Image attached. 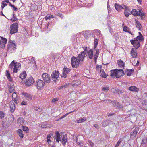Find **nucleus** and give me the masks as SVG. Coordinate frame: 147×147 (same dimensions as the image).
Listing matches in <instances>:
<instances>
[{
    "label": "nucleus",
    "mask_w": 147,
    "mask_h": 147,
    "mask_svg": "<svg viewBox=\"0 0 147 147\" xmlns=\"http://www.w3.org/2000/svg\"><path fill=\"white\" fill-rule=\"evenodd\" d=\"M132 73V69H131L130 70H128L127 72V75L128 76H130Z\"/></svg>",
    "instance_id": "obj_41"
},
{
    "label": "nucleus",
    "mask_w": 147,
    "mask_h": 147,
    "mask_svg": "<svg viewBox=\"0 0 147 147\" xmlns=\"http://www.w3.org/2000/svg\"><path fill=\"white\" fill-rule=\"evenodd\" d=\"M115 9L118 11H120L121 9H123V5H120L119 4L115 3Z\"/></svg>",
    "instance_id": "obj_23"
},
{
    "label": "nucleus",
    "mask_w": 147,
    "mask_h": 147,
    "mask_svg": "<svg viewBox=\"0 0 147 147\" xmlns=\"http://www.w3.org/2000/svg\"><path fill=\"white\" fill-rule=\"evenodd\" d=\"M14 89V87L13 85H11L10 89L9 90V92H12Z\"/></svg>",
    "instance_id": "obj_53"
},
{
    "label": "nucleus",
    "mask_w": 147,
    "mask_h": 147,
    "mask_svg": "<svg viewBox=\"0 0 147 147\" xmlns=\"http://www.w3.org/2000/svg\"><path fill=\"white\" fill-rule=\"evenodd\" d=\"M27 102L26 101H23L21 103V105H27Z\"/></svg>",
    "instance_id": "obj_59"
},
{
    "label": "nucleus",
    "mask_w": 147,
    "mask_h": 147,
    "mask_svg": "<svg viewBox=\"0 0 147 147\" xmlns=\"http://www.w3.org/2000/svg\"><path fill=\"white\" fill-rule=\"evenodd\" d=\"M1 39L0 40V47L1 48H3L5 44L7 42V40L5 38L1 37Z\"/></svg>",
    "instance_id": "obj_13"
},
{
    "label": "nucleus",
    "mask_w": 147,
    "mask_h": 147,
    "mask_svg": "<svg viewBox=\"0 0 147 147\" xmlns=\"http://www.w3.org/2000/svg\"><path fill=\"white\" fill-rule=\"evenodd\" d=\"M117 78H119L124 74V72L122 69H116Z\"/></svg>",
    "instance_id": "obj_17"
},
{
    "label": "nucleus",
    "mask_w": 147,
    "mask_h": 147,
    "mask_svg": "<svg viewBox=\"0 0 147 147\" xmlns=\"http://www.w3.org/2000/svg\"><path fill=\"white\" fill-rule=\"evenodd\" d=\"M142 104L143 105H147V100H144L142 102Z\"/></svg>",
    "instance_id": "obj_52"
},
{
    "label": "nucleus",
    "mask_w": 147,
    "mask_h": 147,
    "mask_svg": "<svg viewBox=\"0 0 147 147\" xmlns=\"http://www.w3.org/2000/svg\"><path fill=\"white\" fill-rule=\"evenodd\" d=\"M135 21L136 22V28L140 30H141V28L142 27V26L140 24V23L137 20H135Z\"/></svg>",
    "instance_id": "obj_27"
},
{
    "label": "nucleus",
    "mask_w": 147,
    "mask_h": 147,
    "mask_svg": "<svg viewBox=\"0 0 147 147\" xmlns=\"http://www.w3.org/2000/svg\"><path fill=\"white\" fill-rule=\"evenodd\" d=\"M70 71V69L69 68H66L63 69V71L61 75L62 77H63L65 78L67 74Z\"/></svg>",
    "instance_id": "obj_14"
},
{
    "label": "nucleus",
    "mask_w": 147,
    "mask_h": 147,
    "mask_svg": "<svg viewBox=\"0 0 147 147\" xmlns=\"http://www.w3.org/2000/svg\"><path fill=\"white\" fill-rule=\"evenodd\" d=\"M101 65H98L96 68H97V70H98V72L100 71V72H101V71H102L101 69Z\"/></svg>",
    "instance_id": "obj_44"
},
{
    "label": "nucleus",
    "mask_w": 147,
    "mask_h": 147,
    "mask_svg": "<svg viewBox=\"0 0 147 147\" xmlns=\"http://www.w3.org/2000/svg\"><path fill=\"white\" fill-rule=\"evenodd\" d=\"M21 64L17 62H15L13 60L10 64L9 69L14 73H16L21 68Z\"/></svg>",
    "instance_id": "obj_1"
},
{
    "label": "nucleus",
    "mask_w": 147,
    "mask_h": 147,
    "mask_svg": "<svg viewBox=\"0 0 147 147\" xmlns=\"http://www.w3.org/2000/svg\"><path fill=\"white\" fill-rule=\"evenodd\" d=\"M93 32L96 34L98 36H100L101 34V32L98 29L94 30Z\"/></svg>",
    "instance_id": "obj_35"
},
{
    "label": "nucleus",
    "mask_w": 147,
    "mask_h": 147,
    "mask_svg": "<svg viewBox=\"0 0 147 147\" xmlns=\"http://www.w3.org/2000/svg\"><path fill=\"white\" fill-rule=\"evenodd\" d=\"M4 117V113L2 111H0V118L2 119Z\"/></svg>",
    "instance_id": "obj_43"
},
{
    "label": "nucleus",
    "mask_w": 147,
    "mask_h": 147,
    "mask_svg": "<svg viewBox=\"0 0 147 147\" xmlns=\"http://www.w3.org/2000/svg\"><path fill=\"white\" fill-rule=\"evenodd\" d=\"M138 15L142 17L143 16H144L145 14L143 13L142 11L139 10V11H138Z\"/></svg>",
    "instance_id": "obj_37"
},
{
    "label": "nucleus",
    "mask_w": 147,
    "mask_h": 147,
    "mask_svg": "<svg viewBox=\"0 0 147 147\" xmlns=\"http://www.w3.org/2000/svg\"><path fill=\"white\" fill-rule=\"evenodd\" d=\"M123 31H124L129 33L130 34H131V35H132V34L130 32V30L129 28L126 26H124L123 28Z\"/></svg>",
    "instance_id": "obj_33"
},
{
    "label": "nucleus",
    "mask_w": 147,
    "mask_h": 147,
    "mask_svg": "<svg viewBox=\"0 0 147 147\" xmlns=\"http://www.w3.org/2000/svg\"><path fill=\"white\" fill-rule=\"evenodd\" d=\"M131 54L133 57H137V50L134 48H132L131 52Z\"/></svg>",
    "instance_id": "obj_20"
},
{
    "label": "nucleus",
    "mask_w": 147,
    "mask_h": 147,
    "mask_svg": "<svg viewBox=\"0 0 147 147\" xmlns=\"http://www.w3.org/2000/svg\"><path fill=\"white\" fill-rule=\"evenodd\" d=\"M58 99L57 98H54L51 101V103H56L58 101Z\"/></svg>",
    "instance_id": "obj_46"
},
{
    "label": "nucleus",
    "mask_w": 147,
    "mask_h": 147,
    "mask_svg": "<svg viewBox=\"0 0 147 147\" xmlns=\"http://www.w3.org/2000/svg\"><path fill=\"white\" fill-rule=\"evenodd\" d=\"M80 80H77L75 82H73L72 84V86L73 87H76L80 84Z\"/></svg>",
    "instance_id": "obj_31"
},
{
    "label": "nucleus",
    "mask_w": 147,
    "mask_h": 147,
    "mask_svg": "<svg viewBox=\"0 0 147 147\" xmlns=\"http://www.w3.org/2000/svg\"><path fill=\"white\" fill-rule=\"evenodd\" d=\"M123 9H124L125 10H130V9L127 6H126L124 5H123Z\"/></svg>",
    "instance_id": "obj_48"
},
{
    "label": "nucleus",
    "mask_w": 147,
    "mask_h": 147,
    "mask_svg": "<svg viewBox=\"0 0 147 147\" xmlns=\"http://www.w3.org/2000/svg\"><path fill=\"white\" fill-rule=\"evenodd\" d=\"M47 127V125L46 124H43L41 125V127L42 128H46Z\"/></svg>",
    "instance_id": "obj_56"
},
{
    "label": "nucleus",
    "mask_w": 147,
    "mask_h": 147,
    "mask_svg": "<svg viewBox=\"0 0 147 147\" xmlns=\"http://www.w3.org/2000/svg\"><path fill=\"white\" fill-rule=\"evenodd\" d=\"M34 82V81L33 78L32 77H30L26 79L25 84L26 86H29L33 84Z\"/></svg>",
    "instance_id": "obj_11"
},
{
    "label": "nucleus",
    "mask_w": 147,
    "mask_h": 147,
    "mask_svg": "<svg viewBox=\"0 0 147 147\" xmlns=\"http://www.w3.org/2000/svg\"><path fill=\"white\" fill-rule=\"evenodd\" d=\"M7 76V78H8V79L10 81H12V80L11 78L10 77V74L9 73L8 74Z\"/></svg>",
    "instance_id": "obj_57"
},
{
    "label": "nucleus",
    "mask_w": 147,
    "mask_h": 147,
    "mask_svg": "<svg viewBox=\"0 0 147 147\" xmlns=\"http://www.w3.org/2000/svg\"><path fill=\"white\" fill-rule=\"evenodd\" d=\"M86 120V119L84 117H83V118H80L78 121V123H82V122Z\"/></svg>",
    "instance_id": "obj_38"
},
{
    "label": "nucleus",
    "mask_w": 147,
    "mask_h": 147,
    "mask_svg": "<svg viewBox=\"0 0 147 147\" xmlns=\"http://www.w3.org/2000/svg\"><path fill=\"white\" fill-rule=\"evenodd\" d=\"M22 129L24 131H27L28 130V128L26 126H22Z\"/></svg>",
    "instance_id": "obj_51"
},
{
    "label": "nucleus",
    "mask_w": 147,
    "mask_h": 147,
    "mask_svg": "<svg viewBox=\"0 0 147 147\" xmlns=\"http://www.w3.org/2000/svg\"><path fill=\"white\" fill-rule=\"evenodd\" d=\"M147 142V138H144L142 140L141 145H144Z\"/></svg>",
    "instance_id": "obj_36"
},
{
    "label": "nucleus",
    "mask_w": 147,
    "mask_h": 147,
    "mask_svg": "<svg viewBox=\"0 0 147 147\" xmlns=\"http://www.w3.org/2000/svg\"><path fill=\"white\" fill-rule=\"evenodd\" d=\"M114 107L116 106L118 108H121L122 107V106L120 104L117 102L116 100L112 101L111 102Z\"/></svg>",
    "instance_id": "obj_21"
},
{
    "label": "nucleus",
    "mask_w": 147,
    "mask_h": 147,
    "mask_svg": "<svg viewBox=\"0 0 147 147\" xmlns=\"http://www.w3.org/2000/svg\"><path fill=\"white\" fill-rule=\"evenodd\" d=\"M109 87L107 86L104 87L103 88L102 90L103 91L107 92L109 89Z\"/></svg>",
    "instance_id": "obj_39"
},
{
    "label": "nucleus",
    "mask_w": 147,
    "mask_h": 147,
    "mask_svg": "<svg viewBox=\"0 0 147 147\" xmlns=\"http://www.w3.org/2000/svg\"><path fill=\"white\" fill-rule=\"evenodd\" d=\"M12 97L14 102L17 104L18 102V100L19 99V97L17 95V92H13L12 94Z\"/></svg>",
    "instance_id": "obj_12"
},
{
    "label": "nucleus",
    "mask_w": 147,
    "mask_h": 147,
    "mask_svg": "<svg viewBox=\"0 0 147 147\" xmlns=\"http://www.w3.org/2000/svg\"><path fill=\"white\" fill-rule=\"evenodd\" d=\"M43 79L45 82L47 83H49L51 82V80L49 76L47 73H44L42 75Z\"/></svg>",
    "instance_id": "obj_10"
},
{
    "label": "nucleus",
    "mask_w": 147,
    "mask_h": 147,
    "mask_svg": "<svg viewBox=\"0 0 147 147\" xmlns=\"http://www.w3.org/2000/svg\"><path fill=\"white\" fill-rule=\"evenodd\" d=\"M7 5V4L6 3H3L2 4V5H1V8L3 9L5 7V6H6Z\"/></svg>",
    "instance_id": "obj_55"
},
{
    "label": "nucleus",
    "mask_w": 147,
    "mask_h": 147,
    "mask_svg": "<svg viewBox=\"0 0 147 147\" xmlns=\"http://www.w3.org/2000/svg\"><path fill=\"white\" fill-rule=\"evenodd\" d=\"M98 43V40L97 39H95L94 40V50L96 51V52L94 54V60L95 63H96V60L98 57V55L99 54V49H96Z\"/></svg>",
    "instance_id": "obj_4"
},
{
    "label": "nucleus",
    "mask_w": 147,
    "mask_h": 147,
    "mask_svg": "<svg viewBox=\"0 0 147 147\" xmlns=\"http://www.w3.org/2000/svg\"><path fill=\"white\" fill-rule=\"evenodd\" d=\"M118 90L117 88H113L111 90V91L112 92H118Z\"/></svg>",
    "instance_id": "obj_54"
},
{
    "label": "nucleus",
    "mask_w": 147,
    "mask_h": 147,
    "mask_svg": "<svg viewBox=\"0 0 147 147\" xmlns=\"http://www.w3.org/2000/svg\"><path fill=\"white\" fill-rule=\"evenodd\" d=\"M15 107V105L13 102H11L10 104V107Z\"/></svg>",
    "instance_id": "obj_62"
},
{
    "label": "nucleus",
    "mask_w": 147,
    "mask_h": 147,
    "mask_svg": "<svg viewBox=\"0 0 147 147\" xmlns=\"http://www.w3.org/2000/svg\"><path fill=\"white\" fill-rule=\"evenodd\" d=\"M89 144L92 147H93L94 146V143L91 140H89L88 141Z\"/></svg>",
    "instance_id": "obj_40"
},
{
    "label": "nucleus",
    "mask_w": 147,
    "mask_h": 147,
    "mask_svg": "<svg viewBox=\"0 0 147 147\" xmlns=\"http://www.w3.org/2000/svg\"><path fill=\"white\" fill-rule=\"evenodd\" d=\"M16 45H15L14 41L11 42L9 40L8 45L7 51L11 53L14 52L16 50Z\"/></svg>",
    "instance_id": "obj_3"
},
{
    "label": "nucleus",
    "mask_w": 147,
    "mask_h": 147,
    "mask_svg": "<svg viewBox=\"0 0 147 147\" xmlns=\"http://www.w3.org/2000/svg\"><path fill=\"white\" fill-rule=\"evenodd\" d=\"M103 102L105 103H106V102L111 103L112 102V100L110 99H107L104 100Z\"/></svg>",
    "instance_id": "obj_49"
},
{
    "label": "nucleus",
    "mask_w": 147,
    "mask_h": 147,
    "mask_svg": "<svg viewBox=\"0 0 147 147\" xmlns=\"http://www.w3.org/2000/svg\"><path fill=\"white\" fill-rule=\"evenodd\" d=\"M74 111H72L68 113H67V114H65V115H63L64 117H65V116H66L67 115L69 114H70V113H71L72 112H73Z\"/></svg>",
    "instance_id": "obj_64"
},
{
    "label": "nucleus",
    "mask_w": 147,
    "mask_h": 147,
    "mask_svg": "<svg viewBox=\"0 0 147 147\" xmlns=\"http://www.w3.org/2000/svg\"><path fill=\"white\" fill-rule=\"evenodd\" d=\"M117 63L119 66L121 68L124 67V63L121 60H118L117 61Z\"/></svg>",
    "instance_id": "obj_29"
},
{
    "label": "nucleus",
    "mask_w": 147,
    "mask_h": 147,
    "mask_svg": "<svg viewBox=\"0 0 147 147\" xmlns=\"http://www.w3.org/2000/svg\"><path fill=\"white\" fill-rule=\"evenodd\" d=\"M71 61L72 66L73 68H76L78 67L79 66V64L80 63L78 62L76 57L74 56L71 58Z\"/></svg>",
    "instance_id": "obj_6"
},
{
    "label": "nucleus",
    "mask_w": 147,
    "mask_h": 147,
    "mask_svg": "<svg viewBox=\"0 0 147 147\" xmlns=\"http://www.w3.org/2000/svg\"><path fill=\"white\" fill-rule=\"evenodd\" d=\"M131 14H132L134 16H138V11H137L136 9H133L132 11H131Z\"/></svg>",
    "instance_id": "obj_34"
},
{
    "label": "nucleus",
    "mask_w": 147,
    "mask_h": 147,
    "mask_svg": "<svg viewBox=\"0 0 147 147\" xmlns=\"http://www.w3.org/2000/svg\"><path fill=\"white\" fill-rule=\"evenodd\" d=\"M10 119L11 120L10 122H11V123H12L13 122L14 120V118L13 115H12L11 116H10Z\"/></svg>",
    "instance_id": "obj_50"
},
{
    "label": "nucleus",
    "mask_w": 147,
    "mask_h": 147,
    "mask_svg": "<svg viewBox=\"0 0 147 147\" xmlns=\"http://www.w3.org/2000/svg\"><path fill=\"white\" fill-rule=\"evenodd\" d=\"M138 128H135L134 130V131L131 133L130 135L131 138L134 139L136 137V134L138 131Z\"/></svg>",
    "instance_id": "obj_19"
},
{
    "label": "nucleus",
    "mask_w": 147,
    "mask_h": 147,
    "mask_svg": "<svg viewBox=\"0 0 147 147\" xmlns=\"http://www.w3.org/2000/svg\"><path fill=\"white\" fill-rule=\"evenodd\" d=\"M18 24H13L11 26L10 33L11 34L16 33L18 31Z\"/></svg>",
    "instance_id": "obj_7"
},
{
    "label": "nucleus",
    "mask_w": 147,
    "mask_h": 147,
    "mask_svg": "<svg viewBox=\"0 0 147 147\" xmlns=\"http://www.w3.org/2000/svg\"><path fill=\"white\" fill-rule=\"evenodd\" d=\"M63 137L61 138V141H60L62 143V144L64 146L66 144V142H67V137L66 135H63Z\"/></svg>",
    "instance_id": "obj_18"
},
{
    "label": "nucleus",
    "mask_w": 147,
    "mask_h": 147,
    "mask_svg": "<svg viewBox=\"0 0 147 147\" xmlns=\"http://www.w3.org/2000/svg\"><path fill=\"white\" fill-rule=\"evenodd\" d=\"M22 94L27 98L29 100H32V96L26 92H22Z\"/></svg>",
    "instance_id": "obj_25"
},
{
    "label": "nucleus",
    "mask_w": 147,
    "mask_h": 147,
    "mask_svg": "<svg viewBox=\"0 0 147 147\" xmlns=\"http://www.w3.org/2000/svg\"><path fill=\"white\" fill-rule=\"evenodd\" d=\"M17 121L18 123H20V124L22 125L26 122V121L24 120L23 118L22 117L18 118L17 120Z\"/></svg>",
    "instance_id": "obj_24"
},
{
    "label": "nucleus",
    "mask_w": 147,
    "mask_h": 147,
    "mask_svg": "<svg viewBox=\"0 0 147 147\" xmlns=\"http://www.w3.org/2000/svg\"><path fill=\"white\" fill-rule=\"evenodd\" d=\"M17 133L18 134L19 136L21 138H23L24 135L23 134V131L21 129H18L17 130Z\"/></svg>",
    "instance_id": "obj_28"
},
{
    "label": "nucleus",
    "mask_w": 147,
    "mask_h": 147,
    "mask_svg": "<svg viewBox=\"0 0 147 147\" xmlns=\"http://www.w3.org/2000/svg\"><path fill=\"white\" fill-rule=\"evenodd\" d=\"M26 74L25 71H24L21 73L19 75V77L21 79H25L26 77Z\"/></svg>",
    "instance_id": "obj_26"
},
{
    "label": "nucleus",
    "mask_w": 147,
    "mask_h": 147,
    "mask_svg": "<svg viewBox=\"0 0 147 147\" xmlns=\"http://www.w3.org/2000/svg\"><path fill=\"white\" fill-rule=\"evenodd\" d=\"M10 107V111H11V113L13 112L15 109V107Z\"/></svg>",
    "instance_id": "obj_47"
},
{
    "label": "nucleus",
    "mask_w": 147,
    "mask_h": 147,
    "mask_svg": "<svg viewBox=\"0 0 147 147\" xmlns=\"http://www.w3.org/2000/svg\"><path fill=\"white\" fill-rule=\"evenodd\" d=\"M121 141L120 140V139L117 142V143L116 144V145L117 146H119L121 143Z\"/></svg>",
    "instance_id": "obj_60"
},
{
    "label": "nucleus",
    "mask_w": 147,
    "mask_h": 147,
    "mask_svg": "<svg viewBox=\"0 0 147 147\" xmlns=\"http://www.w3.org/2000/svg\"><path fill=\"white\" fill-rule=\"evenodd\" d=\"M56 134V141L58 142H59V141H61V138L62 137V133H59L58 131H57L55 133Z\"/></svg>",
    "instance_id": "obj_15"
},
{
    "label": "nucleus",
    "mask_w": 147,
    "mask_h": 147,
    "mask_svg": "<svg viewBox=\"0 0 147 147\" xmlns=\"http://www.w3.org/2000/svg\"><path fill=\"white\" fill-rule=\"evenodd\" d=\"M85 53L84 51L82 52L80 54H78V56L76 57L79 62L80 63L84 61V59L85 58Z\"/></svg>",
    "instance_id": "obj_9"
},
{
    "label": "nucleus",
    "mask_w": 147,
    "mask_h": 147,
    "mask_svg": "<svg viewBox=\"0 0 147 147\" xmlns=\"http://www.w3.org/2000/svg\"><path fill=\"white\" fill-rule=\"evenodd\" d=\"M101 75L102 77L106 78V74L103 71H101Z\"/></svg>",
    "instance_id": "obj_45"
},
{
    "label": "nucleus",
    "mask_w": 147,
    "mask_h": 147,
    "mask_svg": "<svg viewBox=\"0 0 147 147\" xmlns=\"http://www.w3.org/2000/svg\"><path fill=\"white\" fill-rule=\"evenodd\" d=\"M116 69L114 71H111L110 76L112 77H116L117 78Z\"/></svg>",
    "instance_id": "obj_32"
},
{
    "label": "nucleus",
    "mask_w": 147,
    "mask_h": 147,
    "mask_svg": "<svg viewBox=\"0 0 147 147\" xmlns=\"http://www.w3.org/2000/svg\"><path fill=\"white\" fill-rule=\"evenodd\" d=\"M59 73L58 71H53L51 75V77L52 78L53 81L56 82V80L59 79Z\"/></svg>",
    "instance_id": "obj_8"
},
{
    "label": "nucleus",
    "mask_w": 147,
    "mask_h": 147,
    "mask_svg": "<svg viewBox=\"0 0 147 147\" xmlns=\"http://www.w3.org/2000/svg\"><path fill=\"white\" fill-rule=\"evenodd\" d=\"M131 10H125L124 13L126 17H128L131 14Z\"/></svg>",
    "instance_id": "obj_30"
},
{
    "label": "nucleus",
    "mask_w": 147,
    "mask_h": 147,
    "mask_svg": "<svg viewBox=\"0 0 147 147\" xmlns=\"http://www.w3.org/2000/svg\"><path fill=\"white\" fill-rule=\"evenodd\" d=\"M42 107H39L37 111L39 112H41V111H42Z\"/></svg>",
    "instance_id": "obj_61"
},
{
    "label": "nucleus",
    "mask_w": 147,
    "mask_h": 147,
    "mask_svg": "<svg viewBox=\"0 0 147 147\" xmlns=\"http://www.w3.org/2000/svg\"><path fill=\"white\" fill-rule=\"evenodd\" d=\"M139 33L140 35L139 36L137 37L136 38L130 41L132 44L137 49H138L140 47V42L142 41L143 39L142 36L140 32H139Z\"/></svg>",
    "instance_id": "obj_2"
},
{
    "label": "nucleus",
    "mask_w": 147,
    "mask_h": 147,
    "mask_svg": "<svg viewBox=\"0 0 147 147\" xmlns=\"http://www.w3.org/2000/svg\"><path fill=\"white\" fill-rule=\"evenodd\" d=\"M129 90L130 91L138 92L139 91V88H137L135 86H133L129 87Z\"/></svg>",
    "instance_id": "obj_22"
},
{
    "label": "nucleus",
    "mask_w": 147,
    "mask_h": 147,
    "mask_svg": "<svg viewBox=\"0 0 147 147\" xmlns=\"http://www.w3.org/2000/svg\"><path fill=\"white\" fill-rule=\"evenodd\" d=\"M94 127L95 128H97V129L99 128V125L97 124H95L94 125Z\"/></svg>",
    "instance_id": "obj_63"
},
{
    "label": "nucleus",
    "mask_w": 147,
    "mask_h": 147,
    "mask_svg": "<svg viewBox=\"0 0 147 147\" xmlns=\"http://www.w3.org/2000/svg\"><path fill=\"white\" fill-rule=\"evenodd\" d=\"M69 83L66 84L62 86L61 87L59 88V89H61L63 88H66L69 86Z\"/></svg>",
    "instance_id": "obj_42"
},
{
    "label": "nucleus",
    "mask_w": 147,
    "mask_h": 147,
    "mask_svg": "<svg viewBox=\"0 0 147 147\" xmlns=\"http://www.w3.org/2000/svg\"><path fill=\"white\" fill-rule=\"evenodd\" d=\"M53 18V15H51L49 16H47L46 17L45 19L47 20L48 19H49L50 18Z\"/></svg>",
    "instance_id": "obj_58"
},
{
    "label": "nucleus",
    "mask_w": 147,
    "mask_h": 147,
    "mask_svg": "<svg viewBox=\"0 0 147 147\" xmlns=\"http://www.w3.org/2000/svg\"><path fill=\"white\" fill-rule=\"evenodd\" d=\"M93 52L92 50L90 49L89 50L86 51V55L88 56L90 59H92L93 55Z\"/></svg>",
    "instance_id": "obj_16"
},
{
    "label": "nucleus",
    "mask_w": 147,
    "mask_h": 147,
    "mask_svg": "<svg viewBox=\"0 0 147 147\" xmlns=\"http://www.w3.org/2000/svg\"><path fill=\"white\" fill-rule=\"evenodd\" d=\"M36 87L38 89L41 90L43 88L45 82L42 80L40 79L36 81Z\"/></svg>",
    "instance_id": "obj_5"
}]
</instances>
